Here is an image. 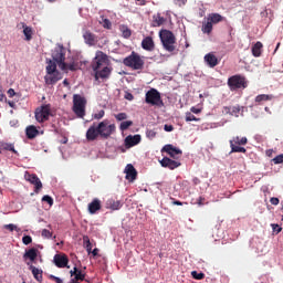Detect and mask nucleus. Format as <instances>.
<instances>
[{
  "label": "nucleus",
  "instance_id": "25",
  "mask_svg": "<svg viewBox=\"0 0 283 283\" xmlns=\"http://www.w3.org/2000/svg\"><path fill=\"white\" fill-rule=\"evenodd\" d=\"M208 21L212 24L216 25L218 23H222L224 21V17L220 15V13H210L208 15Z\"/></svg>",
  "mask_w": 283,
  "mask_h": 283
},
{
  "label": "nucleus",
  "instance_id": "22",
  "mask_svg": "<svg viewBox=\"0 0 283 283\" xmlns=\"http://www.w3.org/2000/svg\"><path fill=\"white\" fill-rule=\"evenodd\" d=\"M142 138L140 135H128L125 138V145L126 147H136V145H138L140 143Z\"/></svg>",
  "mask_w": 283,
  "mask_h": 283
},
{
  "label": "nucleus",
  "instance_id": "13",
  "mask_svg": "<svg viewBox=\"0 0 283 283\" xmlns=\"http://www.w3.org/2000/svg\"><path fill=\"white\" fill-rule=\"evenodd\" d=\"M54 262L57 269H70V259L65 254H55Z\"/></svg>",
  "mask_w": 283,
  "mask_h": 283
},
{
  "label": "nucleus",
  "instance_id": "24",
  "mask_svg": "<svg viewBox=\"0 0 283 283\" xmlns=\"http://www.w3.org/2000/svg\"><path fill=\"white\" fill-rule=\"evenodd\" d=\"M203 59L209 67H216V65L219 63L218 57L213 53L206 54Z\"/></svg>",
  "mask_w": 283,
  "mask_h": 283
},
{
  "label": "nucleus",
  "instance_id": "56",
  "mask_svg": "<svg viewBox=\"0 0 283 283\" xmlns=\"http://www.w3.org/2000/svg\"><path fill=\"white\" fill-rule=\"evenodd\" d=\"M197 203L199 205V207H202V205H205V198L203 197H199L197 199Z\"/></svg>",
  "mask_w": 283,
  "mask_h": 283
},
{
  "label": "nucleus",
  "instance_id": "47",
  "mask_svg": "<svg viewBox=\"0 0 283 283\" xmlns=\"http://www.w3.org/2000/svg\"><path fill=\"white\" fill-rule=\"evenodd\" d=\"M42 238H48V239L52 238V232H50V230H48V229H43Z\"/></svg>",
  "mask_w": 283,
  "mask_h": 283
},
{
  "label": "nucleus",
  "instance_id": "15",
  "mask_svg": "<svg viewBox=\"0 0 283 283\" xmlns=\"http://www.w3.org/2000/svg\"><path fill=\"white\" fill-rule=\"evenodd\" d=\"M161 167H165L166 169H178V167H180V165H182L180 161L174 160L169 157H164L160 161Z\"/></svg>",
  "mask_w": 283,
  "mask_h": 283
},
{
  "label": "nucleus",
  "instance_id": "39",
  "mask_svg": "<svg viewBox=\"0 0 283 283\" xmlns=\"http://www.w3.org/2000/svg\"><path fill=\"white\" fill-rule=\"evenodd\" d=\"M191 275L193 280H205V273L202 272L198 273V271H192Z\"/></svg>",
  "mask_w": 283,
  "mask_h": 283
},
{
  "label": "nucleus",
  "instance_id": "26",
  "mask_svg": "<svg viewBox=\"0 0 283 283\" xmlns=\"http://www.w3.org/2000/svg\"><path fill=\"white\" fill-rule=\"evenodd\" d=\"M25 134L27 138H29V140H32L33 138H36V136H39V129H36L34 125H31L27 127Z\"/></svg>",
  "mask_w": 283,
  "mask_h": 283
},
{
  "label": "nucleus",
  "instance_id": "64",
  "mask_svg": "<svg viewBox=\"0 0 283 283\" xmlns=\"http://www.w3.org/2000/svg\"><path fill=\"white\" fill-rule=\"evenodd\" d=\"M70 70H74V66H70Z\"/></svg>",
  "mask_w": 283,
  "mask_h": 283
},
{
  "label": "nucleus",
  "instance_id": "44",
  "mask_svg": "<svg viewBox=\"0 0 283 283\" xmlns=\"http://www.w3.org/2000/svg\"><path fill=\"white\" fill-rule=\"evenodd\" d=\"M22 242H23V244H25V247H28V244H32V237L31 235H24L22 238Z\"/></svg>",
  "mask_w": 283,
  "mask_h": 283
},
{
  "label": "nucleus",
  "instance_id": "61",
  "mask_svg": "<svg viewBox=\"0 0 283 283\" xmlns=\"http://www.w3.org/2000/svg\"><path fill=\"white\" fill-rule=\"evenodd\" d=\"M63 85H65L67 87V85H70V82H67V80H64Z\"/></svg>",
  "mask_w": 283,
  "mask_h": 283
},
{
  "label": "nucleus",
  "instance_id": "34",
  "mask_svg": "<svg viewBox=\"0 0 283 283\" xmlns=\"http://www.w3.org/2000/svg\"><path fill=\"white\" fill-rule=\"evenodd\" d=\"M3 229H6L7 231H10L12 233V231H17L19 233V231H21V228L17 227V224L14 223H9V224H4Z\"/></svg>",
  "mask_w": 283,
  "mask_h": 283
},
{
  "label": "nucleus",
  "instance_id": "18",
  "mask_svg": "<svg viewBox=\"0 0 283 283\" xmlns=\"http://www.w3.org/2000/svg\"><path fill=\"white\" fill-rule=\"evenodd\" d=\"M126 174V180H129V182H134L136 178L138 177V171H136V168H134V165L128 164L125 168Z\"/></svg>",
  "mask_w": 283,
  "mask_h": 283
},
{
  "label": "nucleus",
  "instance_id": "31",
  "mask_svg": "<svg viewBox=\"0 0 283 283\" xmlns=\"http://www.w3.org/2000/svg\"><path fill=\"white\" fill-rule=\"evenodd\" d=\"M201 31L203 34H211L213 32V24L208 20L207 23L202 24Z\"/></svg>",
  "mask_w": 283,
  "mask_h": 283
},
{
  "label": "nucleus",
  "instance_id": "54",
  "mask_svg": "<svg viewBox=\"0 0 283 283\" xmlns=\"http://www.w3.org/2000/svg\"><path fill=\"white\" fill-rule=\"evenodd\" d=\"M124 98H126V101H134V95L132 93H126Z\"/></svg>",
  "mask_w": 283,
  "mask_h": 283
},
{
  "label": "nucleus",
  "instance_id": "32",
  "mask_svg": "<svg viewBox=\"0 0 283 283\" xmlns=\"http://www.w3.org/2000/svg\"><path fill=\"white\" fill-rule=\"evenodd\" d=\"M108 209H112V211H118V209H120L123 207V203L120 201H114L111 200L108 201Z\"/></svg>",
  "mask_w": 283,
  "mask_h": 283
},
{
  "label": "nucleus",
  "instance_id": "63",
  "mask_svg": "<svg viewBox=\"0 0 283 283\" xmlns=\"http://www.w3.org/2000/svg\"><path fill=\"white\" fill-rule=\"evenodd\" d=\"M49 1V3H54V1H56V0H48Z\"/></svg>",
  "mask_w": 283,
  "mask_h": 283
},
{
  "label": "nucleus",
  "instance_id": "17",
  "mask_svg": "<svg viewBox=\"0 0 283 283\" xmlns=\"http://www.w3.org/2000/svg\"><path fill=\"white\" fill-rule=\"evenodd\" d=\"M83 39H84V43H86V45H90V48L98 43V38L96 36V34L92 33V31L90 30L84 31Z\"/></svg>",
  "mask_w": 283,
  "mask_h": 283
},
{
  "label": "nucleus",
  "instance_id": "62",
  "mask_svg": "<svg viewBox=\"0 0 283 283\" xmlns=\"http://www.w3.org/2000/svg\"><path fill=\"white\" fill-rule=\"evenodd\" d=\"M280 49V42L276 44L275 52Z\"/></svg>",
  "mask_w": 283,
  "mask_h": 283
},
{
  "label": "nucleus",
  "instance_id": "4",
  "mask_svg": "<svg viewBox=\"0 0 283 283\" xmlns=\"http://www.w3.org/2000/svg\"><path fill=\"white\" fill-rule=\"evenodd\" d=\"M56 65L57 63L54 62L53 60L48 61V65H46L48 75L44 76L46 85H56V83H59V81L63 78V76L61 75V72L56 70Z\"/></svg>",
  "mask_w": 283,
  "mask_h": 283
},
{
  "label": "nucleus",
  "instance_id": "11",
  "mask_svg": "<svg viewBox=\"0 0 283 283\" xmlns=\"http://www.w3.org/2000/svg\"><path fill=\"white\" fill-rule=\"evenodd\" d=\"M53 62L57 63L60 70H67V64L65 63V50L60 48L52 53Z\"/></svg>",
  "mask_w": 283,
  "mask_h": 283
},
{
  "label": "nucleus",
  "instance_id": "12",
  "mask_svg": "<svg viewBox=\"0 0 283 283\" xmlns=\"http://www.w3.org/2000/svg\"><path fill=\"white\" fill-rule=\"evenodd\" d=\"M24 179L27 180V182L34 185L35 193H39L41 191V189H43V182H41V179H39V176L27 171L24 174Z\"/></svg>",
  "mask_w": 283,
  "mask_h": 283
},
{
  "label": "nucleus",
  "instance_id": "45",
  "mask_svg": "<svg viewBox=\"0 0 283 283\" xmlns=\"http://www.w3.org/2000/svg\"><path fill=\"white\" fill-rule=\"evenodd\" d=\"M116 120H127V114L126 113H118L115 115Z\"/></svg>",
  "mask_w": 283,
  "mask_h": 283
},
{
  "label": "nucleus",
  "instance_id": "14",
  "mask_svg": "<svg viewBox=\"0 0 283 283\" xmlns=\"http://www.w3.org/2000/svg\"><path fill=\"white\" fill-rule=\"evenodd\" d=\"M161 151H166V154H168L170 158H175V159L182 156V150H180V148L174 147V145L171 144L165 145Z\"/></svg>",
  "mask_w": 283,
  "mask_h": 283
},
{
  "label": "nucleus",
  "instance_id": "8",
  "mask_svg": "<svg viewBox=\"0 0 283 283\" xmlns=\"http://www.w3.org/2000/svg\"><path fill=\"white\" fill-rule=\"evenodd\" d=\"M249 143L247 137L234 136L230 139V154H247V148L242 147Z\"/></svg>",
  "mask_w": 283,
  "mask_h": 283
},
{
  "label": "nucleus",
  "instance_id": "27",
  "mask_svg": "<svg viewBox=\"0 0 283 283\" xmlns=\"http://www.w3.org/2000/svg\"><path fill=\"white\" fill-rule=\"evenodd\" d=\"M263 48H264V45L262 44V42H256L252 46V56H255L256 59L262 56V49Z\"/></svg>",
  "mask_w": 283,
  "mask_h": 283
},
{
  "label": "nucleus",
  "instance_id": "1",
  "mask_svg": "<svg viewBox=\"0 0 283 283\" xmlns=\"http://www.w3.org/2000/svg\"><path fill=\"white\" fill-rule=\"evenodd\" d=\"M107 54L103 51L95 53V57L91 63L95 81H107L112 76V67L107 65Z\"/></svg>",
  "mask_w": 283,
  "mask_h": 283
},
{
  "label": "nucleus",
  "instance_id": "2",
  "mask_svg": "<svg viewBox=\"0 0 283 283\" xmlns=\"http://www.w3.org/2000/svg\"><path fill=\"white\" fill-rule=\"evenodd\" d=\"M114 134H116V124H109L107 119H104L97 126H90L86 132V140L94 142L98 136L107 140Z\"/></svg>",
  "mask_w": 283,
  "mask_h": 283
},
{
  "label": "nucleus",
  "instance_id": "23",
  "mask_svg": "<svg viewBox=\"0 0 283 283\" xmlns=\"http://www.w3.org/2000/svg\"><path fill=\"white\" fill-rule=\"evenodd\" d=\"M29 270L31 271L34 280H36V282L42 283L43 282V270L34 266V265H30Z\"/></svg>",
  "mask_w": 283,
  "mask_h": 283
},
{
  "label": "nucleus",
  "instance_id": "58",
  "mask_svg": "<svg viewBox=\"0 0 283 283\" xmlns=\"http://www.w3.org/2000/svg\"><path fill=\"white\" fill-rule=\"evenodd\" d=\"M164 129H165V132H171V130L174 129V126L166 124V125L164 126Z\"/></svg>",
  "mask_w": 283,
  "mask_h": 283
},
{
  "label": "nucleus",
  "instance_id": "6",
  "mask_svg": "<svg viewBox=\"0 0 283 283\" xmlns=\"http://www.w3.org/2000/svg\"><path fill=\"white\" fill-rule=\"evenodd\" d=\"M87 107V98L83 95H73V113L77 118H85V108Z\"/></svg>",
  "mask_w": 283,
  "mask_h": 283
},
{
  "label": "nucleus",
  "instance_id": "37",
  "mask_svg": "<svg viewBox=\"0 0 283 283\" xmlns=\"http://www.w3.org/2000/svg\"><path fill=\"white\" fill-rule=\"evenodd\" d=\"M83 241L86 243L85 249L87 253H92V242L90 241V237H83Z\"/></svg>",
  "mask_w": 283,
  "mask_h": 283
},
{
  "label": "nucleus",
  "instance_id": "21",
  "mask_svg": "<svg viewBox=\"0 0 283 283\" xmlns=\"http://www.w3.org/2000/svg\"><path fill=\"white\" fill-rule=\"evenodd\" d=\"M23 258L24 260H30V262H35L36 258H39V250L31 248L24 252Z\"/></svg>",
  "mask_w": 283,
  "mask_h": 283
},
{
  "label": "nucleus",
  "instance_id": "30",
  "mask_svg": "<svg viewBox=\"0 0 283 283\" xmlns=\"http://www.w3.org/2000/svg\"><path fill=\"white\" fill-rule=\"evenodd\" d=\"M266 101H273V95L261 94L255 97V103H259V105L266 103Z\"/></svg>",
  "mask_w": 283,
  "mask_h": 283
},
{
  "label": "nucleus",
  "instance_id": "29",
  "mask_svg": "<svg viewBox=\"0 0 283 283\" xmlns=\"http://www.w3.org/2000/svg\"><path fill=\"white\" fill-rule=\"evenodd\" d=\"M224 109L227 114H230V116H235L237 118L240 116V106H229Z\"/></svg>",
  "mask_w": 283,
  "mask_h": 283
},
{
  "label": "nucleus",
  "instance_id": "51",
  "mask_svg": "<svg viewBox=\"0 0 283 283\" xmlns=\"http://www.w3.org/2000/svg\"><path fill=\"white\" fill-rule=\"evenodd\" d=\"M8 94L10 98H13L17 95V92H14V88H9Z\"/></svg>",
  "mask_w": 283,
  "mask_h": 283
},
{
  "label": "nucleus",
  "instance_id": "19",
  "mask_svg": "<svg viewBox=\"0 0 283 283\" xmlns=\"http://www.w3.org/2000/svg\"><path fill=\"white\" fill-rule=\"evenodd\" d=\"M103 203L101 202V199L95 198L88 203V213H91V216H94V213L101 211Z\"/></svg>",
  "mask_w": 283,
  "mask_h": 283
},
{
  "label": "nucleus",
  "instance_id": "16",
  "mask_svg": "<svg viewBox=\"0 0 283 283\" xmlns=\"http://www.w3.org/2000/svg\"><path fill=\"white\" fill-rule=\"evenodd\" d=\"M70 275L72 277L70 282L76 283L84 282L86 274L78 268L74 266L73 270L70 271Z\"/></svg>",
  "mask_w": 283,
  "mask_h": 283
},
{
  "label": "nucleus",
  "instance_id": "52",
  "mask_svg": "<svg viewBox=\"0 0 283 283\" xmlns=\"http://www.w3.org/2000/svg\"><path fill=\"white\" fill-rule=\"evenodd\" d=\"M6 103H8L9 107H12V109H17V103H14L12 101H8V99H6Z\"/></svg>",
  "mask_w": 283,
  "mask_h": 283
},
{
  "label": "nucleus",
  "instance_id": "35",
  "mask_svg": "<svg viewBox=\"0 0 283 283\" xmlns=\"http://www.w3.org/2000/svg\"><path fill=\"white\" fill-rule=\"evenodd\" d=\"M2 149H4L6 151H12V154H19L17 149H14V144L4 143L2 144Z\"/></svg>",
  "mask_w": 283,
  "mask_h": 283
},
{
  "label": "nucleus",
  "instance_id": "55",
  "mask_svg": "<svg viewBox=\"0 0 283 283\" xmlns=\"http://www.w3.org/2000/svg\"><path fill=\"white\" fill-rule=\"evenodd\" d=\"M190 112H192V114H200V112H202V109L196 108V106H192V107L190 108Z\"/></svg>",
  "mask_w": 283,
  "mask_h": 283
},
{
  "label": "nucleus",
  "instance_id": "50",
  "mask_svg": "<svg viewBox=\"0 0 283 283\" xmlns=\"http://www.w3.org/2000/svg\"><path fill=\"white\" fill-rule=\"evenodd\" d=\"M270 202H271V205H274V207H277V205H280V199L276 197H272L270 199Z\"/></svg>",
  "mask_w": 283,
  "mask_h": 283
},
{
  "label": "nucleus",
  "instance_id": "46",
  "mask_svg": "<svg viewBox=\"0 0 283 283\" xmlns=\"http://www.w3.org/2000/svg\"><path fill=\"white\" fill-rule=\"evenodd\" d=\"M103 116H105V111H99L97 114L93 115V118H95V120H101V118H103Z\"/></svg>",
  "mask_w": 283,
  "mask_h": 283
},
{
  "label": "nucleus",
  "instance_id": "48",
  "mask_svg": "<svg viewBox=\"0 0 283 283\" xmlns=\"http://www.w3.org/2000/svg\"><path fill=\"white\" fill-rule=\"evenodd\" d=\"M49 280H53V282H55V283H63V280H61V277H57L52 274L49 276Z\"/></svg>",
  "mask_w": 283,
  "mask_h": 283
},
{
  "label": "nucleus",
  "instance_id": "9",
  "mask_svg": "<svg viewBox=\"0 0 283 283\" xmlns=\"http://www.w3.org/2000/svg\"><path fill=\"white\" fill-rule=\"evenodd\" d=\"M50 116H52V105L50 104H44L35 109V120L38 123L50 120Z\"/></svg>",
  "mask_w": 283,
  "mask_h": 283
},
{
  "label": "nucleus",
  "instance_id": "57",
  "mask_svg": "<svg viewBox=\"0 0 283 283\" xmlns=\"http://www.w3.org/2000/svg\"><path fill=\"white\" fill-rule=\"evenodd\" d=\"M171 200H172V205H175L177 207H182V201H178V200H176L174 198H171Z\"/></svg>",
  "mask_w": 283,
  "mask_h": 283
},
{
  "label": "nucleus",
  "instance_id": "36",
  "mask_svg": "<svg viewBox=\"0 0 283 283\" xmlns=\"http://www.w3.org/2000/svg\"><path fill=\"white\" fill-rule=\"evenodd\" d=\"M132 125H134V122H132V120L122 122L119 125V129H120V132H125V130L129 129V127H132Z\"/></svg>",
  "mask_w": 283,
  "mask_h": 283
},
{
  "label": "nucleus",
  "instance_id": "42",
  "mask_svg": "<svg viewBox=\"0 0 283 283\" xmlns=\"http://www.w3.org/2000/svg\"><path fill=\"white\" fill-rule=\"evenodd\" d=\"M272 160H273L274 165H282V163H283V154L277 155Z\"/></svg>",
  "mask_w": 283,
  "mask_h": 283
},
{
  "label": "nucleus",
  "instance_id": "49",
  "mask_svg": "<svg viewBox=\"0 0 283 283\" xmlns=\"http://www.w3.org/2000/svg\"><path fill=\"white\" fill-rule=\"evenodd\" d=\"M123 36H124V39H129V36H132V30L125 29L123 31Z\"/></svg>",
  "mask_w": 283,
  "mask_h": 283
},
{
  "label": "nucleus",
  "instance_id": "3",
  "mask_svg": "<svg viewBox=\"0 0 283 283\" xmlns=\"http://www.w3.org/2000/svg\"><path fill=\"white\" fill-rule=\"evenodd\" d=\"M161 45L166 52H176V35L170 30L164 29L159 32Z\"/></svg>",
  "mask_w": 283,
  "mask_h": 283
},
{
  "label": "nucleus",
  "instance_id": "7",
  "mask_svg": "<svg viewBox=\"0 0 283 283\" xmlns=\"http://www.w3.org/2000/svg\"><path fill=\"white\" fill-rule=\"evenodd\" d=\"M228 86L231 92H237V90H247L249 82L244 75L237 74L228 78Z\"/></svg>",
  "mask_w": 283,
  "mask_h": 283
},
{
  "label": "nucleus",
  "instance_id": "53",
  "mask_svg": "<svg viewBox=\"0 0 283 283\" xmlns=\"http://www.w3.org/2000/svg\"><path fill=\"white\" fill-rule=\"evenodd\" d=\"M177 6H179V8H182V6L187 4V0H176Z\"/></svg>",
  "mask_w": 283,
  "mask_h": 283
},
{
  "label": "nucleus",
  "instance_id": "10",
  "mask_svg": "<svg viewBox=\"0 0 283 283\" xmlns=\"http://www.w3.org/2000/svg\"><path fill=\"white\" fill-rule=\"evenodd\" d=\"M146 103L148 105H157V107H163V105H165L163 103V98L160 97V93L156 88H150L146 93Z\"/></svg>",
  "mask_w": 283,
  "mask_h": 283
},
{
  "label": "nucleus",
  "instance_id": "5",
  "mask_svg": "<svg viewBox=\"0 0 283 283\" xmlns=\"http://www.w3.org/2000/svg\"><path fill=\"white\" fill-rule=\"evenodd\" d=\"M123 64L126 67H130V70H144L145 69V60L140 54L133 51L128 56L123 60Z\"/></svg>",
  "mask_w": 283,
  "mask_h": 283
},
{
  "label": "nucleus",
  "instance_id": "38",
  "mask_svg": "<svg viewBox=\"0 0 283 283\" xmlns=\"http://www.w3.org/2000/svg\"><path fill=\"white\" fill-rule=\"evenodd\" d=\"M198 122L200 118H197L193 114L191 113H186V123H191V122Z\"/></svg>",
  "mask_w": 283,
  "mask_h": 283
},
{
  "label": "nucleus",
  "instance_id": "43",
  "mask_svg": "<svg viewBox=\"0 0 283 283\" xmlns=\"http://www.w3.org/2000/svg\"><path fill=\"white\" fill-rule=\"evenodd\" d=\"M271 227H272V231H273L274 233H282V227H280V224H277V223H272Z\"/></svg>",
  "mask_w": 283,
  "mask_h": 283
},
{
  "label": "nucleus",
  "instance_id": "59",
  "mask_svg": "<svg viewBox=\"0 0 283 283\" xmlns=\"http://www.w3.org/2000/svg\"><path fill=\"white\" fill-rule=\"evenodd\" d=\"M91 253L94 258H96V255H98V248H95L93 251L91 250Z\"/></svg>",
  "mask_w": 283,
  "mask_h": 283
},
{
  "label": "nucleus",
  "instance_id": "41",
  "mask_svg": "<svg viewBox=\"0 0 283 283\" xmlns=\"http://www.w3.org/2000/svg\"><path fill=\"white\" fill-rule=\"evenodd\" d=\"M156 130H154V129H147L146 130V136H147V138H149V140H154V137L156 136Z\"/></svg>",
  "mask_w": 283,
  "mask_h": 283
},
{
  "label": "nucleus",
  "instance_id": "60",
  "mask_svg": "<svg viewBox=\"0 0 283 283\" xmlns=\"http://www.w3.org/2000/svg\"><path fill=\"white\" fill-rule=\"evenodd\" d=\"M6 98L4 94H0V103L3 102V99Z\"/></svg>",
  "mask_w": 283,
  "mask_h": 283
},
{
  "label": "nucleus",
  "instance_id": "33",
  "mask_svg": "<svg viewBox=\"0 0 283 283\" xmlns=\"http://www.w3.org/2000/svg\"><path fill=\"white\" fill-rule=\"evenodd\" d=\"M23 34L25 36V41H32V28L23 24Z\"/></svg>",
  "mask_w": 283,
  "mask_h": 283
},
{
  "label": "nucleus",
  "instance_id": "20",
  "mask_svg": "<svg viewBox=\"0 0 283 283\" xmlns=\"http://www.w3.org/2000/svg\"><path fill=\"white\" fill-rule=\"evenodd\" d=\"M142 48L143 50H146V52H154L156 50V44L154 43V38L146 36L142 41Z\"/></svg>",
  "mask_w": 283,
  "mask_h": 283
},
{
  "label": "nucleus",
  "instance_id": "40",
  "mask_svg": "<svg viewBox=\"0 0 283 283\" xmlns=\"http://www.w3.org/2000/svg\"><path fill=\"white\" fill-rule=\"evenodd\" d=\"M42 202H48V205L52 207V205H54V199H52V197L49 195H45L42 197Z\"/></svg>",
  "mask_w": 283,
  "mask_h": 283
},
{
  "label": "nucleus",
  "instance_id": "28",
  "mask_svg": "<svg viewBox=\"0 0 283 283\" xmlns=\"http://www.w3.org/2000/svg\"><path fill=\"white\" fill-rule=\"evenodd\" d=\"M165 23V17L157 13L153 15V28H160Z\"/></svg>",
  "mask_w": 283,
  "mask_h": 283
}]
</instances>
